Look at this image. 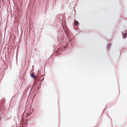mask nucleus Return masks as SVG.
Masks as SVG:
<instances>
[{
    "mask_svg": "<svg viewBox=\"0 0 127 127\" xmlns=\"http://www.w3.org/2000/svg\"><path fill=\"white\" fill-rule=\"evenodd\" d=\"M127 33H124L123 34V37L124 38H125L127 37Z\"/></svg>",
    "mask_w": 127,
    "mask_h": 127,
    "instance_id": "obj_3",
    "label": "nucleus"
},
{
    "mask_svg": "<svg viewBox=\"0 0 127 127\" xmlns=\"http://www.w3.org/2000/svg\"><path fill=\"white\" fill-rule=\"evenodd\" d=\"M74 22L75 26H77L79 24V23L78 22L76 21L75 20H74Z\"/></svg>",
    "mask_w": 127,
    "mask_h": 127,
    "instance_id": "obj_1",
    "label": "nucleus"
},
{
    "mask_svg": "<svg viewBox=\"0 0 127 127\" xmlns=\"http://www.w3.org/2000/svg\"><path fill=\"white\" fill-rule=\"evenodd\" d=\"M31 76L33 78H34V80H35V79H36V77L35 76L34 74L33 73H32L31 74Z\"/></svg>",
    "mask_w": 127,
    "mask_h": 127,
    "instance_id": "obj_2",
    "label": "nucleus"
}]
</instances>
